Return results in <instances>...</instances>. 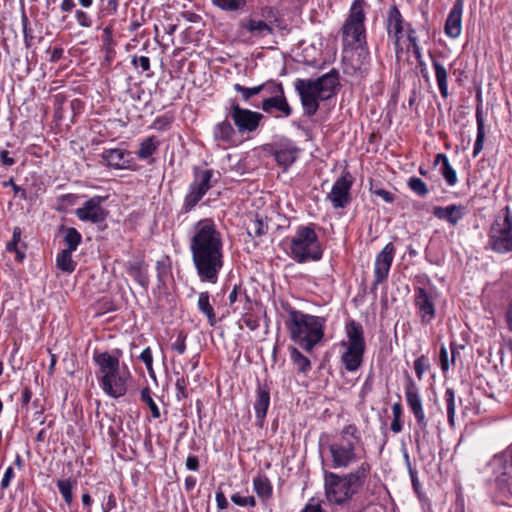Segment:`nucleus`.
Masks as SVG:
<instances>
[{
    "label": "nucleus",
    "instance_id": "nucleus-1",
    "mask_svg": "<svg viewBox=\"0 0 512 512\" xmlns=\"http://www.w3.org/2000/svg\"><path fill=\"white\" fill-rule=\"evenodd\" d=\"M189 248L200 281L216 284L224 266L223 240L211 219L195 223Z\"/></svg>",
    "mask_w": 512,
    "mask_h": 512
},
{
    "label": "nucleus",
    "instance_id": "nucleus-2",
    "mask_svg": "<svg viewBox=\"0 0 512 512\" xmlns=\"http://www.w3.org/2000/svg\"><path fill=\"white\" fill-rule=\"evenodd\" d=\"M93 361L97 366L96 377L104 394L114 399L124 396L132 375L128 367L120 363L119 356L95 351Z\"/></svg>",
    "mask_w": 512,
    "mask_h": 512
},
{
    "label": "nucleus",
    "instance_id": "nucleus-3",
    "mask_svg": "<svg viewBox=\"0 0 512 512\" xmlns=\"http://www.w3.org/2000/svg\"><path fill=\"white\" fill-rule=\"evenodd\" d=\"M370 470V464L362 462L354 471L344 475L325 473L324 488L327 501L335 505L348 503L362 489Z\"/></svg>",
    "mask_w": 512,
    "mask_h": 512
},
{
    "label": "nucleus",
    "instance_id": "nucleus-4",
    "mask_svg": "<svg viewBox=\"0 0 512 512\" xmlns=\"http://www.w3.org/2000/svg\"><path fill=\"white\" fill-rule=\"evenodd\" d=\"M331 466L335 469L348 468L365 457L364 443L358 427L344 426L328 446Z\"/></svg>",
    "mask_w": 512,
    "mask_h": 512
},
{
    "label": "nucleus",
    "instance_id": "nucleus-5",
    "mask_svg": "<svg viewBox=\"0 0 512 512\" xmlns=\"http://www.w3.org/2000/svg\"><path fill=\"white\" fill-rule=\"evenodd\" d=\"M338 84V76L333 72L326 73L315 80L297 79L294 86L300 97L304 114L315 115L319 109V101L328 100L334 96Z\"/></svg>",
    "mask_w": 512,
    "mask_h": 512
},
{
    "label": "nucleus",
    "instance_id": "nucleus-6",
    "mask_svg": "<svg viewBox=\"0 0 512 512\" xmlns=\"http://www.w3.org/2000/svg\"><path fill=\"white\" fill-rule=\"evenodd\" d=\"M286 326L290 338L305 351L311 352L324 336L325 319L291 310Z\"/></svg>",
    "mask_w": 512,
    "mask_h": 512
},
{
    "label": "nucleus",
    "instance_id": "nucleus-7",
    "mask_svg": "<svg viewBox=\"0 0 512 512\" xmlns=\"http://www.w3.org/2000/svg\"><path fill=\"white\" fill-rule=\"evenodd\" d=\"M289 248V256L297 263L319 261L323 256V248L314 224L298 226L290 239Z\"/></svg>",
    "mask_w": 512,
    "mask_h": 512
},
{
    "label": "nucleus",
    "instance_id": "nucleus-8",
    "mask_svg": "<svg viewBox=\"0 0 512 512\" xmlns=\"http://www.w3.org/2000/svg\"><path fill=\"white\" fill-rule=\"evenodd\" d=\"M345 332L347 341L341 344L345 347L341 362L347 371L355 372L362 365L366 348L363 327L360 323L351 320L346 324Z\"/></svg>",
    "mask_w": 512,
    "mask_h": 512
},
{
    "label": "nucleus",
    "instance_id": "nucleus-9",
    "mask_svg": "<svg viewBox=\"0 0 512 512\" xmlns=\"http://www.w3.org/2000/svg\"><path fill=\"white\" fill-rule=\"evenodd\" d=\"M489 245L497 253L512 252V212L509 206L495 217L489 230Z\"/></svg>",
    "mask_w": 512,
    "mask_h": 512
},
{
    "label": "nucleus",
    "instance_id": "nucleus-10",
    "mask_svg": "<svg viewBox=\"0 0 512 512\" xmlns=\"http://www.w3.org/2000/svg\"><path fill=\"white\" fill-rule=\"evenodd\" d=\"M366 0H354L343 25V38L349 45L361 46L366 40Z\"/></svg>",
    "mask_w": 512,
    "mask_h": 512
},
{
    "label": "nucleus",
    "instance_id": "nucleus-11",
    "mask_svg": "<svg viewBox=\"0 0 512 512\" xmlns=\"http://www.w3.org/2000/svg\"><path fill=\"white\" fill-rule=\"evenodd\" d=\"M214 176L215 171L213 169L194 167L193 181L190 183L188 192L184 197L182 206L184 212H190L214 186L217 182Z\"/></svg>",
    "mask_w": 512,
    "mask_h": 512
},
{
    "label": "nucleus",
    "instance_id": "nucleus-12",
    "mask_svg": "<svg viewBox=\"0 0 512 512\" xmlns=\"http://www.w3.org/2000/svg\"><path fill=\"white\" fill-rule=\"evenodd\" d=\"M406 402L411 409L415 419L416 426L414 430L415 442L419 446L421 441L426 439L428 434V421L423 409L422 400L418 389L412 380H409L405 387Z\"/></svg>",
    "mask_w": 512,
    "mask_h": 512
},
{
    "label": "nucleus",
    "instance_id": "nucleus-13",
    "mask_svg": "<svg viewBox=\"0 0 512 512\" xmlns=\"http://www.w3.org/2000/svg\"><path fill=\"white\" fill-rule=\"evenodd\" d=\"M227 118L233 122L238 134H250L255 132L263 118L259 112L242 108L236 100L230 101L227 109Z\"/></svg>",
    "mask_w": 512,
    "mask_h": 512
},
{
    "label": "nucleus",
    "instance_id": "nucleus-14",
    "mask_svg": "<svg viewBox=\"0 0 512 512\" xmlns=\"http://www.w3.org/2000/svg\"><path fill=\"white\" fill-rule=\"evenodd\" d=\"M408 26H412V24L404 20L397 6H391L386 13L385 28L388 40L393 43L394 50L397 54L403 51L401 40L404 36L407 37Z\"/></svg>",
    "mask_w": 512,
    "mask_h": 512
},
{
    "label": "nucleus",
    "instance_id": "nucleus-15",
    "mask_svg": "<svg viewBox=\"0 0 512 512\" xmlns=\"http://www.w3.org/2000/svg\"><path fill=\"white\" fill-rule=\"evenodd\" d=\"M353 177L349 172H344L333 184L326 200L330 201L334 209H344L351 203V188Z\"/></svg>",
    "mask_w": 512,
    "mask_h": 512
},
{
    "label": "nucleus",
    "instance_id": "nucleus-16",
    "mask_svg": "<svg viewBox=\"0 0 512 512\" xmlns=\"http://www.w3.org/2000/svg\"><path fill=\"white\" fill-rule=\"evenodd\" d=\"M435 298L436 292L434 290H427L424 287L415 288L414 305L423 325L430 324L435 318Z\"/></svg>",
    "mask_w": 512,
    "mask_h": 512
},
{
    "label": "nucleus",
    "instance_id": "nucleus-17",
    "mask_svg": "<svg viewBox=\"0 0 512 512\" xmlns=\"http://www.w3.org/2000/svg\"><path fill=\"white\" fill-rule=\"evenodd\" d=\"M273 28L261 19L248 18L239 23L238 37L244 42H254V40L271 35Z\"/></svg>",
    "mask_w": 512,
    "mask_h": 512
},
{
    "label": "nucleus",
    "instance_id": "nucleus-18",
    "mask_svg": "<svg viewBox=\"0 0 512 512\" xmlns=\"http://www.w3.org/2000/svg\"><path fill=\"white\" fill-rule=\"evenodd\" d=\"M395 256V246L392 243H388L384 248L377 254L374 263V286H377L384 282Z\"/></svg>",
    "mask_w": 512,
    "mask_h": 512
},
{
    "label": "nucleus",
    "instance_id": "nucleus-19",
    "mask_svg": "<svg viewBox=\"0 0 512 512\" xmlns=\"http://www.w3.org/2000/svg\"><path fill=\"white\" fill-rule=\"evenodd\" d=\"M102 201V197L96 196L90 198L83 206L76 209L77 217L82 221H91L93 223L104 221L106 212L101 206Z\"/></svg>",
    "mask_w": 512,
    "mask_h": 512
},
{
    "label": "nucleus",
    "instance_id": "nucleus-20",
    "mask_svg": "<svg viewBox=\"0 0 512 512\" xmlns=\"http://www.w3.org/2000/svg\"><path fill=\"white\" fill-rule=\"evenodd\" d=\"M213 137L215 141L228 146H236L240 143L239 134L227 116L214 126Z\"/></svg>",
    "mask_w": 512,
    "mask_h": 512
},
{
    "label": "nucleus",
    "instance_id": "nucleus-21",
    "mask_svg": "<svg viewBox=\"0 0 512 512\" xmlns=\"http://www.w3.org/2000/svg\"><path fill=\"white\" fill-rule=\"evenodd\" d=\"M261 109L276 118H288L292 114V108L284 95L279 97H264Z\"/></svg>",
    "mask_w": 512,
    "mask_h": 512
},
{
    "label": "nucleus",
    "instance_id": "nucleus-22",
    "mask_svg": "<svg viewBox=\"0 0 512 512\" xmlns=\"http://www.w3.org/2000/svg\"><path fill=\"white\" fill-rule=\"evenodd\" d=\"M462 13L463 0H456L447 16L444 27L445 34L449 38L456 39L460 36L462 31Z\"/></svg>",
    "mask_w": 512,
    "mask_h": 512
},
{
    "label": "nucleus",
    "instance_id": "nucleus-23",
    "mask_svg": "<svg viewBox=\"0 0 512 512\" xmlns=\"http://www.w3.org/2000/svg\"><path fill=\"white\" fill-rule=\"evenodd\" d=\"M101 157L109 167L114 169H127L131 162V153L121 148L104 150Z\"/></svg>",
    "mask_w": 512,
    "mask_h": 512
},
{
    "label": "nucleus",
    "instance_id": "nucleus-24",
    "mask_svg": "<svg viewBox=\"0 0 512 512\" xmlns=\"http://www.w3.org/2000/svg\"><path fill=\"white\" fill-rule=\"evenodd\" d=\"M466 213L467 210L465 206L456 204L448 205L445 207L435 206L433 209V215L436 218L445 220L453 226H456L459 221L464 218Z\"/></svg>",
    "mask_w": 512,
    "mask_h": 512
},
{
    "label": "nucleus",
    "instance_id": "nucleus-25",
    "mask_svg": "<svg viewBox=\"0 0 512 512\" xmlns=\"http://www.w3.org/2000/svg\"><path fill=\"white\" fill-rule=\"evenodd\" d=\"M270 405V392L266 386L258 385L254 402L255 418L258 427H263Z\"/></svg>",
    "mask_w": 512,
    "mask_h": 512
},
{
    "label": "nucleus",
    "instance_id": "nucleus-26",
    "mask_svg": "<svg viewBox=\"0 0 512 512\" xmlns=\"http://www.w3.org/2000/svg\"><path fill=\"white\" fill-rule=\"evenodd\" d=\"M297 156L298 149L292 143L281 144L274 151L275 160L284 167L293 164Z\"/></svg>",
    "mask_w": 512,
    "mask_h": 512
},
{
    "label": "nucleus",
    "instance_id": "nucleus-27",
    "mask_svg": "<svg viewBox=\"0 0 512 512\" xmlns=\"http://www.w3.org/2000/svg\"><path fill=\"white\" fill-rule=\"evenodd\" d=\"M141 259H134L125 264L126 271L142 287L146 288L149 284L147 271Z\"/></svg>",
    "mask_w": 512,
    "mask_h": 512
},
{
    "label": "nucleus",
    "instance_id": "nucleus-28",
    "mask_svg": "<svg viewBox=\"0 0 512 512\" xmlns=\"http://www.w3.org/2000/svg\"><path fill=\"white\" fill-rule=\"evenodd\" d=\"M253 489L257 496L263 501H267L272 496V484L269 478L263 473H258L253 478Z\"/></svg>",
    "mask_w": 512,
    "mask_h": 512
},
{
    "label": "nucleus",
    "instance_id": "nucleus-29",
    "mask_svg": "<svg viewBox=\"0 0 512 512\" xmlns=\"http://www.w3.org/2000/svg\"><path fill=\"white\" fill-rule=\"evenodd\" d=\"M432 66L434 68L435 78H436V82H437L440 94L443 98H447L449 96L448 70L442 63H440L435 58H432Z\"/></svg>",
    "mask_w": 512,
    "mask_h": 512
},
{
    "label": "nucleus",
    "instance_id": "nucleus-30",
    "mask_svg": "<svg viewBox=\"0 0 512 512\" xmlns=\"http://www.w3.org/2000/svg\"><path fill=\"white\" fill-rule=\"evenodd\" d=\"M475 117L477 123V136L474 143L473 156H477L483 150L485 140L484 113L481 104L476 107Z\"/></svg>",
    "mask_w": 512,
    "mask_h": 512
},
{
    "label": "nucleus",
    "instance_id": "nucleus-31",
    "mask_svg": "<svg viewBox=\"0 0 512 512\" xmlns=\"http://www.w3.org/2000/svg\"><path fill=\"white\" fill-rule=\"evenodd\" d=\"M197 308L203 315L206 316L211 326H213L216 323V314L213 306L210 303V295L208 292L199 293Z\"/></svg>",
    "mask_w": 512,
    "mask_h": 512
},
{
    "label": "nucleus",
    "instance_id": "nucleus-32",
    "mask_svg": "<svg viewBox=\"0 0 512 512\" xmlns=\"http://www.w3.org/2000/svg\"><path fill=\"white\" fill-rule=\"evenodd\" d=\"M160 142L155 136H149L140 142L137 156L141 160H146L151 157L158 149Z\"/></svg>",
    "mask_w": 512,
    "mask_h": 512
},
{
    "label": "nucleus",
    "instance_id": "nucleus-33",
    "mask_svg": "<svg viewBox=\"0 0 512 512\" xmlns=\"http://www.w3.org/2000/svg\"><path fill=\"white\" fill-rule=\"evenodd\" d=\"M72 253L73 251L63 249L57 254L56 265L61 271L72 273L75 270L76 262L72 259Z\"/></svg>",
    "mask_w": 512,
    "mask_h": 512
},
{
    "label": "nucleus",
    "instance_id": "nucleus-34",
    "mask_svg": "<svg viewBox=\"0 0 512 512\" xmlns=\"http://www.w3.org/2000/svg\"><path fill=\"white\" fill-rule=\"evenodd\" d=\"M290 358L296 366L298 372L306 373L311 369L310 360L304 356L297 348L290 347Z\"/></svg>",
    "mask_w": 512,
    "mask_h": 512
},
{
    "label": "nucleus",
    "instance_id": "nucleus-35",
    "mask_svg": "<svg viewBox=\"0 0 512 512\" xmlns=\"http://www.w3.org/2000/svg\"><path fill=\"white\" fill-rule=\"evenodd\" d=\"M75 483L76 482L71 479H59L57 481L59 492L67 505H71L73 502V488Z\"/></svg>",
    "mask_w": 512,
    "mask_h": 512
},
{
    "label": "nucleus",
    "instance_id": "nucleus-36",
    "mask_svg": "<svg viewBox=\"0 0 512 512\" xmlns=\"http://www.w3.org/2000/svg\"><path fill=\"white\" fill-rule=\"evenodd\" d=\"M64 243L67 248L65 250L75 251L79 244L81 243L82 236L81 234L73 227L66 228L64 230Z\"/></svg>",
    "mask_w": 512,
    "mask_h": 512
},
{
    "label": "nucleus",
    "instance_id": "nucleus-37",
    "mask_svg": "<svg viewBox=\"0 0 512 512\" xmlns=\"http://www.w3.org/2000/svg\"><path fill=\"white\" fill-rule=\"evenodd\" d=\"M445 403L447 409V418L450 426H454L455 424V408H456V399L455 392L452 388H447L445 391Z\"/></svg>",
    "mask_w": 512,
    "mask_h": 512
},
{
    "label": "nucleus",
    "instance_id": "nucleus-38",
    "mask_svg": "<svg viewBox=\"0 0 512 512\" xmlns=\"http://www.w3.org/2000/svg\"><path fill=\"white\" fill-rule=\"evenodd\" d=\"M141 400L149 407L151 415L154 419H158L161 416L160 409L154 399L151 396V390L146 387L141 390Z\"/></svg>",
    "mask_w": 512,
    "mask_h": 512
},
{
    "label": "nucleus",
    "instance_id": "nucleus-39",
    "mask_svg": "<svg viewBox=\"0 0 512 512\" xmlns=\"http://www.w3.org/2000/svg\"><path fill=\"white\" fill-rule=\"evenodd\" d=\"M265 97H279L284 95V88L282 83L276 81H267L262 84Z\"/></svg>",
    "mask_w": 512,
    "mask_h": 512
},
{
    "label": "nucleus",
    "instance_id": "nucleus-40",
    "mask_svg": "<svg viewBox=\"0 0 512 512\" xmlns=\"http://www.w3.org/2000/svg\"><path fill=\"white\" fill-rule=\"evenodd\" d=\"M234 89H235V91H237L238 93L241 94L242 99L244 101H248L251 97L258 95L260 92H262L263 87H262V84H260L258 86H254V87H249V88L242 86L240 84H235Z\"/></svg>",
    "mask_w": 512,
    "mask_h": 512
},
{
    "label": "nucleus",
    "instance_id": "nucleus-41",
    "mask_svg": "<svg viewBox=\"0 0 512 512\" xmlns=\"http://www.w3.org/2000/svg\"><path fill=\"white\" fill-rule=\"evenodd\" d=\"M407 29V40L410 42L413 54L415 55L416 59L420 62L422 58V53L420 46L418 44L416 30L412 26H408Z\"/></svg>",
    "mask_w": 512,
    "mask_h": 512
},
{
    "label": "nucleus",
    "instance_id": "nucleus-42",
    "mask_svg": "<svg viewBox=\"0 0 512 512\" xmlns=\"http://www.w3.org/2000/svg\"><path fill=\"white\" fill-rule=\"evenodd\" d=\"M408 187L419 196H426L428 194V188L425 182L417 177H412L407 182Z\"/></svg>",
    "mask_w": 512,
    "mask_h": 512
},
{
    "label": "nucleus",
    "instance_id": "nucleus-43",
    "mask_svg": "<svg viewBox=\"0 0 512 512\" xmlns=\"http://www.w3.org/2000/svg\"><path fill=\"white\" fill-rule=\"evenodd\" d=\"M213 4L226 11H235L245 5V0H212Z\"/></svg>",
    "mask_w": 512,
    "mask_h": 512
},
{
    "label": "nucleus",
    "instance_id": "nucleus-44",
    "mask_svg": "<svg viewBox=\"0 0 512 512\" xmlns=\"http://www.w3.org/2000/svg\"><path fill=\"white\" fill-rule=\"evenodd\" d=\"M231 501L237 505V506H240V507H255L256 506V500L254 498V496H250V495H242L241 493H234L232 496H231Z\"/></svg>",
    "mask_w": 512,
    "mask_h": 512
},
{
    "label": "nucleus",
    "instance_id": "nucleus-45",
    "mask_svg": "<svg viewBox=\"0 0 512 512\" xmlns=\"http://www.w3.org/2000/svg\"><path fill=\"white\" fill-rule=\"evenodd\" d=\"M442 175L449 186L457 183V174L448 159H445V166L442 167Z\"/></svg>",
    "mask_w": 512,
    "mask_h": 512
},
{
    "label": "nucleus",
    "instance_id": "nucleus-46",
    "mask_svg": "<svg viewBox=\"0 0 512 512\" xmlns=\"http://www.w3.org/2000/svg\"><path fill=\"white\" fill-rule=\"evenodd\" d=\"M267 231H268V225L262 219L256 218L251 223L248 233L250 235L259 237V236L266 234Z\"/></svg>",
    "mask_w": 512,
    "mask_h": 512
},
{
    "label": "nucleus",
    "instance_id": "nucleus-47",
    "mask_svg": "<svg viewBox=\"0 0 512 512\" xmlns=\"http://www.w3.org/2000/svg\"><path fill=\"white\" fill-rule=\"evenodd\" d=\"M429 368V360L426 356L422 355L414 361V370L419 380L422 379L424 373Z\"/></svg>",
    "mask_w": 512,
    "mask_h": 512
},
{
    "label": "nucleus",
    "instance_id": "nucleus-48",
    "mask_svg": "<svg viewBox=\"0 0 512 512\" xmlns=\"http://www.w3.org/2000/svg\"><path fill=\"white\" fill-rule=\"evenodd\" d=\"M186 338L187 335L183 331H180L175 341L171 344V349L179 355L184 354L186 351Z\"/></svg>",
    "mask_w": 512,
    "mask_h": 512
},
{
    "label": "nucleus",
    "instance_id": "nucleus-49",
    "mask_svg": "<svg viewBox=\"0 0 512 512\" xmlns=\"http://www.w3.org/2000/svg\"><path fill=\"white\" fill-rule=\"evenodd\" d=\"M25 248V245L20 246V244L15 243V241H9L6 246L7 251L14 252L16 254V260L18 262H22L25 258Z\"/></svg>",
    "mask_w": 512,
    "mask_h": 512
},
{
    "label": "nucleus",
    "instance_id": "nucleus-50",
    "mask_svg": "<svg viewBox=\"0 0 512 512\" xmlns=\"http://www.w3.org/2000/svg\"><path fill=\"white\" fill-rule=\"evenodd\" d=\"M132 65L136 69H141L142 72L150 70V59L147 56L134 55L131 61Z\"/></svg>",
    "mask_w": 512,
    "mask_h": 512
},
{
    "label": "nucleus",
    "instance_id": "nucleus-51",
    "mask_svg": "<svg viewBox=\"0 0 512 512\" xmlns=\"http://www.w3.org/2000/svg\"><path fill=\"white\" fill-rule=\"evenodd\" d=\"M439 364L441 367V370L446 373L451 365V359L448 353L447 348L444 345H441L440 351H439Z\"/></svg>",
    "mask_w": 512,
    "mask_h": 512
},
{
    "label": "nucleus",
    "instance_id": "nucleus-52",
    "mask_svg": "<svg viewBox=\"0 0 512 512\" xmlns=\"http://www.w3.org/2000/svg\"><path fill=\"white\" fill-rule=\"evenodd\" d=\"M140 360L145 364L149 373L153 371V356L150 347H146L140 354Z\"/></svg>",
    "mask_w": 512,
    "mask_h": 512
},
{
    "label": "nucleus",
    "instance_id": "nucleus-53",
    "mask_svg": "<svg viewBox=\"0 0 512 512\" xmlns=\"http://www.w3.org/2000/svg\"><path fill=\"white\" fill-rule=\"evenodd\" d=\"M75 18L77 20L78 25L81 27L90 28L92 26L91 17L82 10H76Z\"/></svg>",
    "mask_w": 512,
    "mask_h": 512
},
{
    "label": "nucleus",
    "instance_id": "nucleus-54",
    "mask_svg": "<svg viewBox=\"0 0 512 512\" xmlns=\"http://www.w3.org/2000/svg\"><path fill=\"white\" fill-rule=\"evenodd\" d=\"M117 502L113 493H109L105 500L102 501L101 508L102 512H110L116 508Z\"/></svg>",
    "mask_w": 512,
    "mask_h": 512
},
{
    "label": "nucleus",
    "instance_id": "nucleus-55",
    "mask_svg": "<svg viewBox=\"0 0 512 512\" xmlns=\"http://www.w3.org/2000/svg\"><path fill=\"white\" fill-rule=\"evenodd\" d=\"M186 386H187V382L184 377H178L176 379L175 387L177 390V399L178 400L187 397Z\"/></svg>",
    "mask_w": 512,
    "mask_h": 512
},
{
    "label": "nucleus",
    "instance_id": "nucleus-56",
    "mask_svg": "<svg viewBox=\"0 0 512 512\" xmlns=\"http://www.w3.org/2000/svg\"><path fill=\"white\" fill-rule=\"evenodd\" d=\"M14 476H15L14 469L11 466H9L5 470V473H4L1 483H0V487L2 490H5L6 488L9 487L10 482L14 478Z\"/></svg>",
    "mask_w": 512,
    "mask_h": 512
},
{
    "label": "nucleus",
    "instance_id": "nucleus-57",
    "mask_svg": "<svg viewBox=\"0 0 512 512\" xmlns=\"http://www.w3.org/2000/svg\"><path fill=\"white\" fill-rule=\"evenodd\" d=\"M216 504L219 510H224L228 507V501L225 497L224 493L221 490H218L215 495Z\"/></svg>",
    "mask_w": 512,
    "mask_h": 512
},
{
    "label": "nucleus",
    "instance_id": "nucleus-58",
    "mask_svg": "<svg viewBox=\"0 0 512 512\" xmlns=\"http://www.w3.org/2000/svg\"><path fill=\"white\" fill-rule=\"evenodd\" d=\"M102 41H103L104 45L106 46L107 50H110L111 46L113 44L112 29L110 27H105L103 29Z\"/></svg>",
    "mask_w": 512,
    "mask_h": 512
},
{
    "label": "nucleus",
    "instance_id": "nucleus-59",
    "mask_svg": "<svg viewBox=\"0 0 512 512\" xmlns=\"http://www.w3.org/2000/svg\"><path fill=\"white\" fill-rule=\"evenodd\" d=\"M300 512H324L321 505L315 502L314 499H310L309 502Z\"/></svg>",
    "mask_w": 512,
    "mask_h": 512
},
{
    "label": "nucleus",
    "instance_id": "nucleus-60",
    "mask_svg": "<svg viewBox=\"0 0 512 512\" xmlns=\"http://www.w3.org/2000/svg\"><path fill=\"white\" fill-rule=\"evenodd\" d=\"M185 466L190 471H197L199 469V460L197 456L190 455L186 459Z\"/></svg>",
    "mask_w": 512,
    "mask_h": 512
},
{
    "label": "nucleus",
    "instance_id": "nucleus-61",
    "mask_svg": "<svg viewBox=\"0 0 512 512\" xmlns=\"http://www.w3.org/2000/svg\"><path fill=\"white\" fill-rule=\"evenodd\" d=\"M463 349L462 345H458L455 342L450 343V359L451 364L454 365L456 362L457 356H459V350Z\"/></svg>",
    "mask_w": 512,
    "mask_h": 512
},
{
    "label": "nucleus",
    "instance_id": "nucleus-62",
    "mask_svg": "<svg viewBox=\"0 0 512 512\" xmlns=\"http://www.w3.org/2000/svg\"><path fill=\"white\" fill-rule=\"evenodd\" d=\"M375 194L381 197L387 203H392L394 201L393 194L387 190L379 189L375 191Z\"/></svg>",
    "mask_w": 512,
    "mask_h": 512
},
{
    "label": "nucleus",
    "instance_id": "nucleus-63",
    "mask_svg": "<svg viewBox=\"0 0 512 512\" xmlns=\"http://www.w3.org/2000/svg\"><path fill=\"white\" fill-rule=\"evenodd\" d=\"M81 500L84 507L86 508V512H92L91 507L93 504V499L91 495L88 492H85L82 494Z\"/></svg>",
    "mask_w": 512,
    "mask_h": 512
},
{
    "label": "nucleus",
    "instance_id": "nucleus-64",
    "mask_svg": "<svg viewBox=\"0 0 512 512\" xmlns=\"http://www.w3.org/2000/svg\"><path fill=\"white\" fill-rule=\"evenodd\" d=\"M0 158L5 166H12L15 163V160L10 157L9 152L7 150H2L0 152Z\"/></svg>",
    "mask_w": 512,
    "mask_h": 512
}]
</instances>
